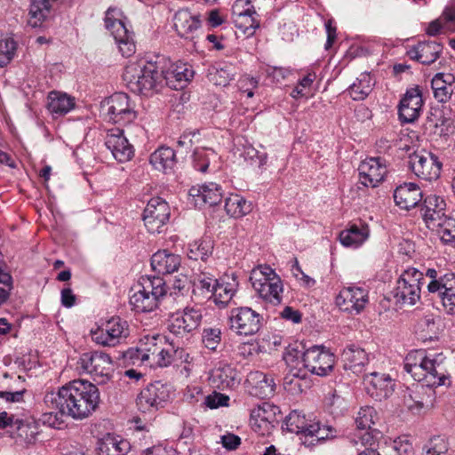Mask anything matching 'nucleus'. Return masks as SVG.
<instances>
[{
  "mask_svg": "<svg viewBox=\"0 0 455 455\" xmlns=\"http://www.w3.org/2000/svg\"><path fill=\"white\" fill-rule=\"evenodd\" d=\"M212 250V244L210 240H196L188 244V256L194 260H204Z\"/></svg>",
  "mask_w": 455,
  "mask_h": 455,
  "instance_id": "obj_49",
  "label": "nucleus"
},
{
  "mask_svg": "<svg viewBox=\"0 0 455 455\" xmlns=\"http://www.w3.org/2000/svg\"><path fill=\"white\" fill-rule=\"evenodd\" d=\"M225 210L230 217L239 219L252 211L251 203L238 194H232L226 198Z\"/></svg>",
  "mask_w": 455,
  "mask_h": 455,
  "instance_id": "obj_44",
  "label": "nucleus"
},
{
  "mask_svg": "<svg viewBox=\"0 0 455 455\" xmlns=\"http://www.w3.org/2000/svg\"><path fill=\"white\" fill-rule=\"evenodd\" d=\"M75 106L76 99L65 92L52 91L47 96V109L54 116L68 114Z\"/></svg>",
  "mask_w": 455,
  "mask_h": 455,
  "instance_id": "obj_39",
  "label": "nucleus"
},
{
  "mask_svg": "<svg viewBox=\"0 0 455 455\" xmlns=\"http://www.w3.org/2000/svg\"><path fill=\"white\" fill-rule=\"evenodd\" d=\"M208 380L213 388L225 390L236 387L241 379L234 367L220 363L210 371Z\"/></svg>",
  "mask_w": 455,
  "mask_h": 455,
  "instance_id": "obj_26",
  "label": "nucleus"
},
{
  "mask_svg": "<svg viewBox=\"0 0 455 455\" xmlns=\"http://www.w3.org/2000/svg\"><path fill=\"white\" fill-rule=\"evenodd\" d=\"M246 381L250 387V393L256 397L267 399L275 394L274 379L262 371L251 372Z\"/></svg>",
  "mask_w": 455,
  "mask_h": 455,
  "instance_id": "obj_30",
  "label": "nucleus"
},
{
  "mask_svg": "<svg viewBox=\"0 0 455 455\" xmlns=\"http://www.w3.org/2000/svg\"><path fill=\"white\" fill-rule=\"evenodd\" d=\"M173 21L178 35L186 39H193L201 27L200 16L188 9L179 10L174 15Z\"/></svg>",
  "mask_w": 455,
  "mask_h": 455,
  "instance_id": "obj_28",
  "label": "nucleus"
},
{
  "mask_svg": "<svg viewBox=\"0 0 455 455\" xmlns=\"http://www.w3.org/2000/svg\"><path fill=\"white\" fill-rule=\"evenodd\" d=\"M277 408L270 403H263L251 412L250 424L252 430L260 435L271 433L275 421Z\"/></svg>",
  "mask_w": 455,
  "mask_h": 455,
  "instance_id": "obj_24",
  "label": "nucleus"
},
{
  "mask_svg": "<svg viewBox=\"0 0 455 455\" xmlns=\"http://www.w3.org/2000/svg\"><path fill=\"white\" fill-rule=\"evenodd\" d=\"M17 50V43L12 37L0 40V67L7 66L13 59Z\"/></svg>",
  "mask_w": 455,
  "mask_h": 455,
  "instance_id": "obj_52",
  "label": "nucleus"
},
{
  "mask_svg": "<svg viewBox=\"0 0 455 455\" xmlns=\"http://www.w3.org/2000/svg\"><path fill=\"white\" fill-rule=\"evenodd\" d=\"M427 291L437 293L443 307L449 314H455V275L452 273L440 276L439 280L429 282Z\"/></svg>",
  "mask_w": 455,
  "mask_h": 455,
  "instance_id": "obj_20",
  "label": "nucleus"
},
{
  "mask_svg": "<svg viewBox=\"0 0 455 455\" xmlns=\"http://www.w3.org/2000/svg\"><path fill=\"white\" fill-rule=\"evenodd\" d=\"M130 304L137 312L155 310L167 292L164 280L160 276H141L132 289Z\"/></svg>",
  "mask_w": 455,
  "mask_h": 455,
  "instance_id": "obj_4",
  "label": "nucleus"
},
{
  "mask_svg": "<svg viewBox=\"0 0 455 455\" xmlns=\"http://www.w3.org/2000/svg\"><path fill=\"white\" fill-rule=\"evenodd\" d=\"M123 79L132 92L148 95L163 86L164 67L160 61H131L124 68Z\"/></svg>",
  "mask_w": 455,
  "mask_h": 455,
  "instance_id": "obj_2",
  "label": "nucleus"
},
{
  "mask_svg": "<svg viewBox=\"0 0 455 455\" xmlns=\"http://www.w3.org/2000/svg\"><path fill=\"white\" fill-rule=\"evenodd\" d=\"M194 71L187 63H175L164 71V84L170 88L178 90L183 88L193 77Z\"/></svg>",
  "mask_w": 455,
  "mask_h": 455,
  "instance_id": "obj_32",
  "label": "nucleus"
},
{
  "mask_svg": "<svg viewBox=\"0 0 455 455\" xmlns=\"http://www.w3.org/2000/svg\"><path fill=\"white\" fill-rule=\"evenodd\" d=\"M261 316L249 307H239L230 310L229 328L239 335H252L260 329Z\"/></svg>",
  "mask_w": 455,
  "mask_h": 455,
  "instance_id": "obj_14",
  "label": "nucleus"
},
{
  "mask_svg": "<svg viewBox=\"0 0 455 455\" xmlns=\"http://www.w3.org/2000/svg\"><path fill=\"white\" fill-rule=\"evenodd\" d=\"M359 180L364 187H377L387 173L385 162L379 157H371L363 160L359 167Z\"/></svg>",
  "mask_w": 455,
  "mask_h": 455,
  "instance_id": "obj_22",
  "label": "nucleus"
},
{
  "mask_svg": "<svg viewBox=\"0 0 455 455\" xmlns=\"http://www.w3.org/2000/svg\"><path fill=\"white\" fill-rule=\"evenodd\" d=\"M404 370L416 381L427 386H443L447 379L441 355H427L423 349L411 351L406 355Z\"/></svg>",
  "mask_w": 455,
  "mask_h": 455,
  "instance_id": "obj_3",
  "label": "nucleus"
},
{
  "mask_svg": "<svg viewBox=\"0 0 455 455\" xmlns=\"http://www.w3.org/2000/svg\"><path fill=\"white\" fill-rule=\"evenodd\" d=\"M297 364L318 376H326L333 369L335 355L323 347L315 346L306 350L301 359L296 358Z\"/></svg>",
  "mask_w": 455,
  "mask_h": 455,
  "instance_id": "obj_11",
  "label": "nucleus"
},
{
  "mask_svg": "<svg viewBox=\"0 0 455 455\" xmlns=\"http://www.w3.org/2000/svg\"><path fill=\"white\" fill-rule=\"evenodd\" d=\"M180 257L166 250L158 251L151 258L153 270L161 275L172 274L180 266Z\"/></svg>",
  "mask_w": 455,
  "mask_h": 455,
  "instance_id": "obj_36",
  "label": "nucleus"
},
{
  "mask_svg": "<svg viewBox=\"0 0 455 455\" xmlns=\"http://www.w3.org/2000/svg\"><path fill=\"white\" fill-rule=\"evenodd\" d=\"M446 31H455V9L446 8L440 16Z\"/></svg>",
  "mask_w": 455,
  "mask_h": 455,
  "instance_id": "obj_63",
  "label": "nucleus"
},
{
  "mask_svg": "<svg viewBox=\"0 0 455 455\" xmlns=\"http://www.w3.org/2000/svg\"><path fill=\"white\" fill-rule=\"evenodd\" d=\"M423 280V273L417 268L404 270L393 291L395 302L401 306H414L420 299Z\"/></svg>",
  "mask_w": 455,
  "mask_h": 455,
  "instance_id": "obj_7",
  "label": "nucleus"
},
{
  "mask_svg": "<svg viewBox=\"0 0 455 455\" xmlns=\"http://www.w3.org/2000/svg\"><path fill=\"white\" fill-rule=\"evenodd\" d=\"M127 440L111 434L106 435L98 442V455H126L130 451Z\"/></svg>",
  "mask_w": 455,
  "mask_h": 455,
  "instance_id": "obj_40",
  "label": "nucleus"
},
{
  "mask_svg": "<svg viewBox=\"0 0 455 455\" xmlns=\"http://www.w3.org/2000/svg\"><path fill=\"white\" fill-rule=\"evenodd\" d=\"M250 281L254 291L265 301L280 304L283 283L275 271L267 265H259L251 271Z\"/></svg>",
  "mask_w": 455,
  "mask_h": 455,
  "instance_id": "obj_5",
  "label": "nucleus"
},
{
  "mask_svg": "<svg viewBox=\"0 0 455 455\" xmlns=\"http://www.w3.org/2000/svg\"><path fill=\"white\" fill-rule=\"evenodd\" d=\"M337 307L343 312L358 315L369 302V291L359 286H347L341 289L335 299Z\"/></svg>",
  "mask_w": 455,
  "mask_h": 455,
  "instance_id": "obj_16",
  "label": "nucleus"
},
{
  "mask_svg": "<svg viewBox=\"0 0 455 455\" xmlns=\"http://www.w3.org/2000/svg\"><path fill=\"white\" fill-rule=\"evenodd\" d=\"M175 152L169 147H161L150 156V164L155 169L167 172L175 165Z\"/></svg>",
  "mask_w": 455,
  "mask_h": 455,
  "instance_id": "obj_43",
  "label": "nucleus"
},
{
  "mask_svg": "<svg viewBox=\"0 0 455 455\" xmlns=\"http://www.w3.org/2000/svg\"><path fill=\"white\" fill-rule=\"evenodd\" d=\"M216 283L218 280L211 275L204 274L199 275L194 283L195 290L200 291L203 295L212 296Z\"/></svg>",
  "mask_w": 455,
  "mask_h": 455,
  "instance_id": "obj_55",
  "label": "nucleus"
},
{
  "mask_svg": "<svg viewBox=\"0 0 455 455\" xmlns=\"http://www.w3.org/2000/svg\"><path fill=\"white\" fill-rule=\"evenodd\" d=\"M409 165L417 177L428 181L437 180L442 168L438 157L424 150L411 154L409 157Z\"/></svg>",
  "mask_w": 455,
  "mask_h": 455,
  "instance_id": "obj_15",
  "label": "nucleus"
},
{
  "mask_svg": "<svg viewBox=\"0 0 455 455\" xmlns=\"http://www.w3.org/2000/svg\"><path fill=\"white\" fill-rule=\"evenodd\" d=\"M174 390L172 387L161 381H156L144 388L137 398V405L143 411L157 410L164 403L172 400Z\"/></svg>",
  "mask_w": 455,
  "mask_h": 455,
  "instance_id": "obj_12",
  "label": "nucleus"
},
{
  "mask_svg": "<svg viewBox=\"0 0 455 455\" xmlns=\"http://www.w3.org/2000/svg\"><path fill=\"white\" fill-rule=\"evenodd\" d=\"M52 4L47 0H31L28 24L33 28L42 25L49 16Z\"/></svg>",
  "mask_w": 455,
  "mask_h": 455,
  "instance_id": "obj_45",
  "label": "nucleus"
},
{
  "mask_svg": "<svg viewBox=\"0 0 455 455\" xmlns=\"http://www.w3.org/2000/svg\"><path fill=\"white\" fill-rule=\"evenodd\" d=\"M394 449L398 455H413L414 449L407 436H399L394 441Z\"/></svg>",
  "mask_w": 455,
  "mask_h": 455,
  "instance_id": "obj_60",
  "label": "nucleus"
},
{
  "mask_svg": "<svg viewBox=\"0 0 455 455\" xmlns=\"http://www.w3.org/2000/svg\"><path fill=\"white\" fill-rule=\"evenodd\" d=\"M143 455H177V451L172 446L156 445L142 451Z\"/></svg>",
  "mask_w": 455,
  "mask_h": 455,
  "instance_id": "obj_62",
  "label": "nucleus"
},
{
  "mask_svg": "<svg viewBox=\"0 0 455 455\" xmlns=\"http://www.w3.org/2000/svg\"><path fill=\"white\" fill-rule=\"evenodd\" d=\"M203 315L199 308L186 307L171 315L168 321V330L177 337H184L196 330L202 322Z\"/></svg>",
  "mask_w": 455,
  "mask_h": 455,
  "instance_id": "obj_17",
  "label": "nucleus"
},
{
  "mask_svg": "<svg viewBox=\"0 0 455 455\" xmlns=\"http://www.w3.org/2000/svg\"><path fill=\"white\" fill-rule=\"evenodd\" d=\"M394 199L400 208L410 210L421 201L422 192L415 183H404L396 188Z\"/></svg>",
  "mask_w": 455,
  "mask_h": 455,
  "instance_id": "obj_34",
  "label": "nucleus"
},
{
  "mask_svg": "<svg viewBox=\"0 0 455 455\" xmlns=\"http://www.w3.org/2000/svg\"><path fill=\"white\" fill-rule=\"evenodd\" d=\"M164 337L158 334L145 335L140 339L132 358L140 359L141 362H148L154 359L155 355L159 353V348L164 344Z\"/></svg>",
  "mask_w": 455,
  "mask_h": 455,
  "instance_id": "obj_33",
  "label": "nucleus"
},
{
  "mask_svg": "<svg viewBox=\"0 0 455 455\" xmlns=\"http://www.w3.org/2000/svg\"><path fill=\"white\" fill-rule=\"evenodd\" d=\"M429 36H435L446 31L441 17L428 23L425 29Z\"/></svg>",
  "mask_w": 455,
  "mask_h": 455,
  "instance_id": "obj_64",
  "label": "nucleus"
},
{
  "mask_svg": "<svg viewBox=\"0 0 455 455\" xmlns=\"http://www.w3.org/2000/svg\"><path fill=\"white\" fill-rule=\"evenodd\" d=\"M232 19L236 28L243 35H254L259 27L258 14L251 0H236L232 7Z\"/></svg>",
  "mask_w": 455,
  "mask_h": 455,
  "instance_id": "obj_18",
  "label": "nucleus"
},
{
  "mask_svg": "<svg viewBox=\"0 0 455 455\" xmlns=\"http://www.w3.org/2000/svg\"><path fill=\"white\" fill-rule=\"evenodd\" d=\"M315 78L316 75L315 72H307V74L299 80L298 85L292 91L291 96L293 98L308 96L311 93V86Z\"/></svg>",
  "mask_w": 455,
  "mask_h": 455,
  "instance_id": "obj_54",
  "label": "nucleus"
},
{
  "mask_svg": "<svg viewBox=\"0 0 455 455\" xmlns=\"http://www.w3.org/2000/svg\"><path fill=\"white\" fill-rule=\"evenodd\" d=\"M446 204L444 200L435 195H430L426 197L422 208L423 219L430 229H436V226L441 225L443 218H445L443 211Z\"/></svg>",
  "mask_w": 455,
  "mask_h": 455,
  "instance_id": "obj_29",
  "label": "nucleus"
},
{
  "mask_svg": "<svg viewBox=\"0 0 455 455\" xmlns=\"http://www.w3.org/2000/svg\"><path fill=\"white\" fill-rule=\"evenodd\" d=\"M217 154L211 148H196L193 154L194 167L201 172H205L212 161H215Z\"/></svg>",
  "mask_w": 455,
  "mask_h": 455,
  "instance_id": "obj_48",
  "label": "nucleus"
},
{
  "mask_svg": "<svg viewBox=\"0 0 455 455\" xmlns=\"http://www.w3.org/2000/svg\"><path fill=\"white\" fill-rule=\"evenodd\" d=\"M448 443L443 437L434 436L424 446V455H445L448 451Z\"/></svg>",
  "mask_w": 455,
  "mask_h": 455,
  "instance_id": "obj_53",
  "label": "nucleus"
},
{
  "mask_svg": "<svg viewBox=\"0 0 455 455\" xmlns=\"http://www.w3.org/2000/svg\"><path fill=\"white\" fill-rule=\"evenodd\" d=\"M221 341V331L219 328H205L203 331V343L210 350H216Z\"/></svg>",
  "mask_w": 455,
  "mask_h": 455,
  "instance_id": "obj_57",
  "label": "nucleus"
},
{
  "mask_svg": "<svg viewBox=\"0 0 455 455\" xmlns=\"http://www.w3.org/2000/svg\"><path fill=\"white\" fill-rule=\"evenodd\" d=\"M341 361L344 370L350 371L355 374H360L369 363V357L364 349L355 345H350L343 350Z\"/></svg>",
  "mask_w": 455,
  "mask_h": 455,
  "instance_id": "obj_31",
  "label": "nucleus"
},
{
  "mask_svg": "<svg viewBox=\"0 0 455 455\" xmlns=\"http://www.w3.org/2000/svg\"><path fill=\"white\" fill-rule=\"evenodd\" d=\"M366 392L376 400L388 397L394 391V381L388 374L377 371L363 377Z\"/></svg>",
  "mask_w": 455,
  "mask_h": 455,
  "instance_id": "obj_25",
  "label": "nucleus"
},
{
  "mask_svg": "<svg viewBox=\"0 0 455 455\" xmlns=\"http://www.w3.org/2000/svg\"><path fill=\"white\" fill-rule=\"evenodd\" d=\"M423 107L421 91L418 86L408 89L398 105V116L402 123L415 122L420 116Z\"/></svg>",
  "mask_w": 455,
  "mask_h": 455,
  "instance_id": "obj_21",
  "label": "nucleus"
},
{
  "mask_svg": "<svg viewBox=\"0 0 455 455\" xmlns=\"http://www.w3.org/2000/svg\"><path fill=\"white\" fill-rule=\"evenodd\" d=\"M229 397L220 393L213 392L204 396V403L210 409H217L220 406H227Z\"/></svg>",
  "mask_w": 455,
  "mask_h": 455,
  "instance_id": "obj_59",
  "label": "nucleus"
},
{
  "mask_svg": "<svg viewBox=\"0 0 455 455\" xmlns=\"http://www.w3.org/2000/svg\"><path fill=\"white\" fill-rule=\"evenodd\" d=\"M239 87L243 92L246 93L248 98L254 95L253 90L258 87L259 81L251 76H244L239 80Z\"/></svg>",
  "mask_w": 455,
  "mask_h": 455,
  "instance_id": "obj_61",
  "label": "nucleus"
},
{
  "mask_svg": "<svg viewBox=\"0 0 455 455\" xmlns=\"http://www.w3.org/2000/svg\"><path fill=\"white\" fill-rule=\"evenodd\" d=\"M172 350L165 349L163 346L159 348V353L155 355L154 359L149 363L151 366L166 367L172 362Z\"/></svg>",
  "mask_w": 455,
  "mask_h": 455,
  "instance_id": "obj_58",
  "label": "nucleus"
},
{
  "mask_svg": "<svg viewBox=\"0 0 455 455\" xmlns=\"http://www.w3.org/2000/svg\"><path fill=\"white\" fill-rule=\"evenodd\" d=\"M374 85V81L371 75L368 73H363L356 79V82L353 83L349 88L348 92L355 100H362L365 99L371 92Z\"/></svg>",
  "mask_w": 455,
  "mask_h": 455,
  "instance_id": "obj_46",
  "label": "nucleus"
},
{
  "mask_svg": "<svg viewBox=\"0 0 455 455\" xmlns=\"http://www.w3.org/2000/svg\"><path fill=\"white\" fill-rule=\"evenodd\" d=\"M101 113L109 122L124 125L137 117L133 105L126 93L117 92L101 103Z\"/></svg>",
  "mask_w": 455,
  "mask_h": 455,
  "instance_id": "obj_8",
  "label": "nucleus"
},
{
  "mask_svg": "<svg viewBox=\"0 0 455 455\" xmlns=\"http://www.w3.org/2000/svg\"><path fill=\"white\" fill-rule=\"evenodd\" d=\"M369 235L370 229L367 225L352 224L347 229L342 230L339 237L342 245L357 248L368 239Z\"/></svg>",
  "mask_w": 455,
  "mask_h": 455,
  "instance_id": "obj_42",
  "label": "nucleus"
},
{
  "mask_svg": "<svg viewBox=\"0 0 455 455\" xmlns=\"http://www.w3.org/2000/svg\"><path fill=\"white\" fill-rule=\"evenodd\" d=\"M122 18L123 13L118 8L109 7L106 12L105 26L114 36L122 55L129 57L135 52V44Z\"/></svg>",
  "mask_w": 455,
  "mask_h": 455,
  "instance_id": "obj_9",
  "label": "nucleus"
},
{
  "mask_svg": "<svg viewBox=\"0 0 455 455\" xmlns=\"http://www.w3.org/2000/svg\"><path fill=\"white\" fill-rule=\"evenodd\" d=\"M106 147L112 153L113 157L120 162L125 163L132 159L134 149L124 134V131L118 128L111 129L105 141Z\"/></svg>",
  "mask_w": 455,
  "mask_h": 455,
  "instance_id": "obj_23",
  "label": "nucleus"
},
{
  "mask_svg": "<svg viewBox=\"0 0 455 455\" xmlns=\"http://www.w3.org/2000/svg\"><path fill=\"white\" fill-rule=\"evenodd\" d=\"M443 52V45L436 42H420L411 51V58L425 65L434 63Z\"/></svg>",
  "mask_w": 455,
  "mask_h": 455,
  "instance_id": "obj_41",
  "label": "nucleus"
},
{
  "mask_svg": "<svg viewBox=\"0 0 455 455\" xmlns=\"http://www.w3.org/2000/svg\"><path fill=\"white\" fill-rule=\"evenodd\" d=\"M92 339L103 347H115L129 336V324L120 317H112L91 331Z\"/></svg>",
  "mask_w": 455,
  "mask_h": 455,
  "instance_id": "obj_10",
  "label": "nucleus"
},
{
  "mask_svg": "<svg viewBox=\"0 0 455 455\" xmlns=\"http://www.w3.org/2000/svg\"><path fill=\"white\" fill-rule=\"evenodd\" d=\"M170 218L168 204L160 197L151 198L143 213V220L148 231L160 233Z\"/></svg>",
  "mask_w": 455,
  "mask_h": 455,
  "instance_id": "obj_19",
  "label": "nucleus"
},
{
  "mask_svg": "<svg viewBox=\"0 0 455 455\" xmlns=\"http://www.w3.org/2000/svg\"><path fill=\"white\" fill-rule=\"evenodd\" d=\"M48 406L75 419L90 416L99 406L98 387L86 380L75 379L65 384L57 392H47L44 398Z\"/></svg>",
  "mask_w": 455,
  "mask_h": 455,
  "instance_id": "obj_1",
  "label": "nucleus"
},
{
  "mask_svg": "<svg viewBox=\"0 0 455 455\" xmlns=\"http://www.w3.org/2000/svg\"><path fill=\"white\" fill-rule=\"evenodd\" d=\"M289 368V371L284 377L283 386L291 393H298L302 391V381L307 377V371L297 364L295 357L289 355L284 357Z\"/></svg>",
  "mask_w": 455,
  "mask_h": 455,
  "instance_id": "obj_35",
  "label": "nucleus"
},
{
  "mask_svg": "<svg viewBox=\"0 0 455 455\" xmlns=\"http://www.w3.org/2000/svg\"><path fill=\"white\" fill-rule=\"evenodd\" d=\"M434 230L438 233L443 243L455 246V219L448 216L443 218L441 225Z\"/></svg>",
  "mask_w": 455,
  "mask_h": 455,
  "instance_id": "obj_50",
  "label": "nucleus"
},
{
  "mask_svg": "<svg viewBox=\"0 0 455 455\" xmlns=\"http://www.w3.org/2000/svg\"><path fill=\"white\" fill-rule=\"evenodd\" d=\"M431 86L434 97L437 101L447 102L451 99L453 92L452 89L443 84L439 79V76H435L432 78Z\"/></svg>",
  "mask_w": 455,
  "mask_h": 455,
  "instance_id": "obj_56",
  "label": "nucleus"
},
{
  "mask_svg": "<svg viewBox=\"0 0 455 455\" xmlns=\"http://www.w3.org/2000/svg\"><path fill=\"white\" fill-rule=\"evenodd\" d=\"M377 419L376 411L371 406L362 407L355 417V424L360 430H370Z\"/></svg>",
  "mask_w": 455,
  "mask_h": 455,
  "instance_id": "obj_51",
  "label": "nucleus"
},
{
  "mask_svg": "<svg viewBox=\"0 0 455 455\" xmlns=\"http://www.w3.org/2000/svg\"><path fill=\"white\" fill-rule=\"evenodd\" d=\"M237 288L238 282L234 275L219 279L212 294L215 304L226 307L233 299Z\"/></svg>",
  "mask_w": 455,
  "mask_h": 455,
  "instance_id": "obj_38",
  "label": "nucleus"
},
{
  "mask_svg": "<svg viewBox=\"0 0 455 455\" xmlns=\"http://www.w3.org/2000/svg\"><path fill=\"white\" fill-rule=\"evenodd\" d=\"M283 426L289 432L300 435L301 442L306 446L315 445L332 436L330 428L321 427L318 421L306 419L305 415L298 411H292L285 417Z\"/></svg>",
  "mask_w": 455,
  "mask_h": 455,
  "instance_id": "obj_6",
  "label": "nucleus"
},
{
  "mask_svg": "<svg viewBox=\"0 0 455 455\" xmlns=\"http://www.w3.org/2000/svg\"><path fill=\"white\" fill-rule=\"evenodd\" d=\"M77 364L86 373L93 377L95 381L105 382L112 372V360L103 352L91 351L84 353Z\"/></svg>",
  "mask_w": 455,
  "mask_h": 455,
  "instance_id": "obj_13",
  "label": "nucleus"
},
{
  "mask_svg": "<svg viewBox=\"0 0 455 455\" xmlns=\"http://www.w3.org/2000/svg\"><path fill=\"white\" fill-rule=\"evenodd\" d=\"M437 386H427L417 384L408 394L404 395V402L409 410L419 412L422 409H428L434 405L435 391L433 387Z\"/></svg>",
  "mask_w": 455,
  "mask_h": 455,
  "instance_id": "obj_27",
  "label": "nucleus"
},
{
  "mask_svg": "<svg viewBox=\"0 0 455 455\" xmlns=\"http://www.w3.org/2000/svg\"><path fill=\"white\" fill-rule=\"evenodd\" d=\"M188 194L195 198V204H197L198 202L201 201L210 206L218 204L223 196L220 186L213 182L198 187H192Z\"/></svg>",
  "mask_w": 455,
  "mask_h": 455,
  "instance_id": "obj_37",
  "label": "nucleus"
},
{
  "mask_svg": "<svg viewBox=\"0 0 455 455\" xmlns=\"http://www.w3.org/2000/svg\"><path fill=\"white\" fill-rule=\"evenodd\" d=\"M235 68L232 65L224 64L223 66L212 67L209 69V80L218 86H227L234 79Z\"/></svg>",
  "mask_w": 455,
  "mask_h": 455,
  "instance_id": "obj_47",
  "label": "nucleus"
}]
</instances>
